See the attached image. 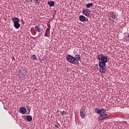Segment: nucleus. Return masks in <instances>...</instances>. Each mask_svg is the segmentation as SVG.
Here are the masks:
<instances>
[{"mask_svg": "<svg viewBox=\"0 0 129 129\" xmlns=\"http://www.w3.org/2000/svg\"><path fill=\"white\" fill-rule=\"evenodd\" d=\"M19 78L23 80L26 79L27 76H28V72L25 69V68H22L18 74Z\"/></svg>", "mask_w": 129, "mask_h": 129, "instance_id": "1", "label": "nucleus"}, {"mask_svg": "<svg viewBox=\"0 0 129 129\" xmlns=\"http://www.w3.org/2000/svg\"><path fill=\"white\" fill-rule=\"evenodd\" d=\"M106 62L99 61V66L100 67L99 71L101 73H105L106 72Z\"/></svg>", "mask_w": 129, "mask_h": 129, "instance_id": "2", "label": "nucleus"}, {"mask_svg": "<svg viewBox=\"0 0 129 129\" xmlns=\"http://www.w3.org/2000/svg\"><path fill=\"white\" fill-rule=\"evenodd\" d=\"M67 61L71 63V64H76V62H75V60H76V58H75L73 56L68 54L66 56Z\"/></svg>", "mask_w": 129, "mask_h": 129, "instance_id": "3", "label": "nucleus"}, {"mask_svg": "<svg viewBox=\"0 0 129 129\" xmlns=\"http://www.w3.org/2000/svg\"><path fill=\"white\" fill-rule=\"evenodd\" d=\"M12 21L14 23V27L16 29H19L21 27V24L19 23L20 22V19L18 18H13Z\"/></svg>", "mask_w": 129, "mask_h": 129, "instance_id": "4", "label": "nucleus"}, {"mask_svg": "<svg viewBox=\"0 0 129 129\" xmlns=\"http://www.w3.org/2000/svg\"><path fill=\"white\" fill-rule=\"evenodd\" d=\"M82 13L86 17H88L90 15V11L88 9L83 10Z\"/></svg>", "mask_w": 129, "mask_h": 129, "instance_id": "5", "label": "nucleus"}, {"mask_svg": "<svg viewBox=\"0 0 129 129\" xmlns=\"http://www.w3.org/2000/svg\"><path fill=\"white\" fill-rule=\"evenodd\" d=\"M100 61H101V62L107 63V57L104 56V55H103V54H101Z\"/></svg>", "mask_w": 129, "mask_h": 129, "instance_id": "6", "label": "nucleus"}, {"mask_svg": "<svg viewBox=\"0 0 129 129\" xmlns=\"http://www.w3.org/2000/svg\"><path fill=\"white\" fill-rule=\"evenodd\" d=\"M19 111L21 113H22V114H25V113L27 112V109L26 107L23 106L20 107Z\"/></svg>", "mask_w": 129, "mask_h": 129, "instance_id": "7", "label": "nucleus"}, {"mask_svg": "<svg viewBox=\"0 0 129 129\" xmlns=\"http://www.w3.org/2000/svg\"><path fill=\"white\" fill-rule=\"evenodd\" d=\"M106 117H107V114H103L99 116V120H103V119H105Z\"/></svg>", "mask_w": 129, "mask_h": 129, "instance_id": "8", "label": "nucleus"}, {"mask_svg": "<svg viewBox=\"0 0 129 129\" xmlns=\"http://www.w3.org/2000/svg\"><path fill=\"white\" fill-rule=\"evenodd\" d=\"M95 112H96V113H97V114H101V115L103 114L101 109H98V108H95Z\"/></svg>", "mask_w": 129, "mask_h": 129, "instance_id": "9", "label": "nucleus"}, {"mask_svg": "<svg viewBox=\"0 0 129 129\" xmlns=\"http://www.w3.org/2000/svg\"><path fill=\"white\" fill-rule=\"evenodd\" d=\"M75 59H76L75 60V62H77V61H80V59H81V57L80 56V55L79 54H76L75 56Z\"/></svg>", "mask_w": 129, "mask_h": 129, "instance_id": "10", "label": "nucleus"}, {"mask_svg": "<svg viewBox=\"0 0 129 129\" xmlns=\"http://www.w3.org/2000/svg\"><path fill=\"white\" fill-rule=\"evenodd\" d=\"M79 19L81 22H84L85 20H86V17L83 15H81L79 17Z\"/></svg>", "mask_w": 129, "mask_h": 129, "instance_id": "11", "label": "nucleus"}, {"mask_svg": "<svg viewBox=\"0 0 129 129\" xmlns=\"http://www.w3.org/2000/svg\"><path fill=\"white\" fill-rule=\"evenodd\" d=\"M47 5H49V7H54L55 2L54 1H49L47 3Z\"/></svg>", "mask_w": 129, "mask_h": 129, "instance_id": "12", "label": "nucleus"}, {"mask_svg": "<svg viewBox=\"0 0 129 129\" xmlns=\"http://www.w3.org/2000/svg\"><path fill=\"white\" fill-rule=\"evenodd\" d=\"M110 17L111 19H115L116 18V16L115 15H114V13H113V12H110Z\"/></svg>", "mask_w": 129, "mask_h": 129, "instance_id": "13", "label": "nucleus"}, {"mask_svg": "<svg viewBox=\"0 0 129 129\" xmlns=\"http://www.w3.org/2000/svg\"><path fill=\"white\" fill-rule=\"evenodd\" d=\"M26 119L28 120V121H31L33 119V118L31 115H27L26 117Z\"/></svg>", "mask_w": 129, "mask_h": 129, "instance_id": "14", "label": "nucleus"}, {"mask_svg": "<svg viewBox=\"0 0 129 129\" xmlns=\"http://www.w3.org/2000/svg\"><path fill=\"white\" fill-rule=\"evenodd\" d=\"M40 2H41V0H33V4H35V5L37 6V5L40 4Z\"/></svg>", "mask_w": 129, "mask_h": 129, "instance_id": "15", "label": "nucleus"}, {"mask_svg": "<svg viewBox=\"0 0 129 129\" xmlns=\"http://www.w3.org/2000/svg\"><path fill=\"white\" fill-rule=\"evenodd\" d=\"M91 7H93V3H88L86 5V8L87 9H89V8H91Z\"/></svg>", "mask_w": 129, "mask_h": 129, "instance_id": "16", "label": "nucleus"}, {"mask_svg": "<svg viewBox=\"0 0 129 129\" xmlns=\"http://www.w3.org/2000/svg\"><path fill=\"white\" fill-rule=\"evenodd\" d=\"M44 36L45 37H50V31L46 30Z\"/></svg>", "mask_w": 129, "mask_h": 129, "instance_id": "17", "label": "nucleus"}, {"mask_svg": "<svg viewBox=\"0 0 129 129\" xmlns=\"http://www.w3.org/2000/svg\"><path fill=\"white\" fill-rule=\"evenodd\" d=\"M80 116L82 118H85V113L82 111H80Z\"/></svg>", "mask_w": 129, "mask_h": 129, "instance_id": "18", "label": "nucleus"}, {"mask_svg": "<svg viewBox=\"0 0 129 129\" xmlns=\"http://www.w3.org/2000/svg\"><path fill=\"white\" fill-rule=\"evenodd\" d=\"M35 29L36 31H37L38 32V33H40V32H41V29L39 28V26H35Z\"/></svg>", "mask_w": 129, "mask_h": 129, "instance_id": "19", "label": "nucleus"}, {"mask_svg": "<svg viewBox=\"0 0 129 129\" xmlns=\"http://www.w3.org/2000/svg\"><path fill=\"white\" fill-rule=\"evenodd\" d=\"M30 57L32 60H35V61L37 60V56H36L35 54L31 55Z\"/></svg>", "mask_w": 129, "mask_h": 129, "instance_id": "20", "label": "nucleus"}, {"mask_svg": "<svg viewBox=\"0 0 129 129\" xmlns=\"http://www.w3.org/2000/svg\"><path fill=\"white\" fill-rule=\"evenodd\" d=\"M125 41L129 43V33H128L127 36H126L125 37Z\"/></svg>", "mask_w": 129, "mask_h": 129, "instance_id": "21", "label": "nucleus"}, {"mask_svg": "<svg viewBox=\"0 0 129 129\" xmlns=\"http://www.w3.org/2000/svg\"><path fill=\"white\" fill-rule=\"evenodd\" d=\"M25 1L27 3H30V4H32V3H34V0H25Z\"/></svg>", "mask_w": 129, "mask_h": 129, "instance_id": "22", "label": "nucleus"}, {"mask_svg": "<svg viewBox=\"0 0 129 129\" xmlns=\"http://www.w3.org/2000/svg\"><path fill=\"white\" fill-rule=\"evenodd\" d=\"M47 26H48V27H47L46 31H50V30H51V26H50V25H49V24H48Z\"/></svg>", "mask_w": 129, "mask_h": 129, "instance_id": "23", "label": "nucleus"}, {"mask_svg": "<svg viewBox=\"0 0 129 129\" xmlns=\"http://www.w3.org/2000/svg\"><path fill=\"white\" fill-rule=\"evenodd\" d=\"M98 60H99V61H100V59H101V54H100L98 55V57L97 58Z\"/></svg>", "mask_w": 129, "mask_h": 129, "instance_id": "24", "label": "nucleus"}, {"mask_svg": "<svg viewBox=\"0 0 129 129\" xmlns=\"http://www.w3.org/2000/svg\"><path fill=\"white\" fill-rule=\"evenodd\" d=\"M101 110H102V113H105L106 112V110L104 109H101Z\"/></svg>", "mask_w": 129, "mask_h": 129, "instance_id": "25", "label": "nucleus"}, {"mask_svg": "<svg viewBox=\"0 0 129 129\" xmlns=\"http://www.w3.org/2000/svg\"><path fill=\"white\" fill-rule=\"evenodd\" d=\"M27 111H29V112H30V111H31V108L30 107V106L27 107Z\"/></svg>", "mask_w": 129, "mask_h": 129, "instance_id": "26", "label": "nucleus"}, {"mask_svg": "<svg viewBox=\"0 0 129 129\" xmlns=\"http://www.w3.org/2000/svg\"><path fill=\"white\" fill-rule=\"evenodd\" d=\"M60 115H61V116H63V115H64V111H60Z\"/></svg>", "mask_w": 129, "mask_h": 129, "instance_id": "27", "label": "nucleus"}, {"mask_svg": "<svg viewBox=\"0 0 129 129\" xmlns=\"http://www.w3.org/2000/svg\"><path fill=\"white\" fill-rule=\"evenodd\" d=\"M21 22L22 24H25V21H24V20L21 19Z\"/></svg>", "mask_w": 129, "mask_h": 129, "instance_id": "28", "label": "nucleus"}, {"mask_svg": "<svg viewBox=\"0 0 129 129\" xmlns=\"http://www.w3.org/2000/svg\"><path fill=\"white\" fill-rule=\"evenodd\" d=\"M55 127H56L57 128H59V125H55Z\"/></svg>", "mask_w": 129, "mask_h": 129, "instance_id": "29", "label": "nucleus"}, {"mask_svg": "<svg viewBox=\"0 0 129 129\" xmlns=\"http://www.w3.org/2000/svg\"><path fill=\"white\" fill-rule=\"evenodd\" d=\"M109 19H110L111 21H112V22H113V23H114V20L113 19H110V18H109Z\"/></svg>", "mask_w": 129, "mask_h": 129, "instance_id": "30", "label": "nucleus"}, {"mask_svg": "<svg viewBox=\"0 0 129 129\" xmlns=\"http://www.w3.org/2000/svg\"><path fill=\"white\" fill-rule=\"evenodd\" d=\"M86 20L88 21V18L86 19Z\"/></svg>", "mask_w": 129, "mask_h": 129, "instance_id": "31", "label": "nucleus"}]
</instances>
